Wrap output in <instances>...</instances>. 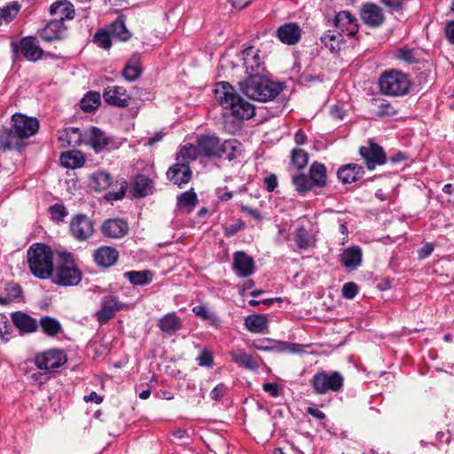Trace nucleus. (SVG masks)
Instances as JSON below:
<instances>
[{
	"mask_svg": "<svg viewBox=\"0 0 454 454\" xmlns=\"http://www.w3.org/2000/svg\"><path fill=\"white\" fill-rule=\"evenodd\" d=\"M214 93L223 109V118L229 129H239L243 121L254 116V106L243 98L228 82H216Z\"/></svg>",
	"mask_w": 454,
	"mask_h": 454,
	"instance_id": "1",
	"label": "nucleus"
},
{
	"mask_svg": "<svg viewBox=\"0 0 454 454\" xmlns=\"http://www.w3.org/2000/svg\"><path fill=\"white\" fill-rule=\"evenodd\" d=\"M27 263L34 277L47 279L53 273V250L44 243H34L27 251Z\"/></svg>",
	"mask_w": 454,
	"mask_h": 454,
	"instance_id": "2",
	"label": "nucleus"
},
{
	"mask_svg": "<svg viewBox=\"0 0 454 454\" xmlns=\"http://www.w3.org/2000/svg\"><path fill=\"white\" fill-rule=\"evenodd\" d=\"M59 262L53 269L50 277L51 282L60 286H75L82 278V272L79 268L74 254L67 251L59 252Z\"/></svg>",
	"mask_w": 454,
	"mask_h": 454,
	"instance_id": "3",
	"label": "nucleus"
},
{
	"mask_svg": "<svg viewBox=\"0 0 454 454\" xmlns=\"http://www.w3.org/2000/svg\"><path fill=\"white\" fill-rule=\"evenodd\" d=\"M292 183L300 195L309 192L318 193L327 185V169L325 164L314 161L309 168V175L298 174L292 176Z\"/></svg>",
	"mask_w": 454,
	"mask_h": 454,
	"instance_id": "4",
	"label": "nucleus"
},
{
	"mask_svg": "<svg viewBox=\"0 0 454 454\" xmlns=\"http://www.w3.org/2000/svg\"><path fill=\"white\" fill-rule=\"evenodd\" d=\"M241 86L248 98L261 102L275 98L285 87L282 82L269 80L265 74L247 77Z\"/></svg>",
	"mask_w": 454,
	"mask_h": 454,
	"instance_id": "5",
	"label": "nucleus"
},
{
	"mask_svg": "<svg viewBox=\"0 0 454 454\" xmlns=\"http://www.w3.org/2000/svg\"><path fill=\"white\" fill-rule=\"evenodd\" d=\"M380 91L389 97H403L409 93L411 80L409 76L397 69L385 70L379 77Z\"/></svg>",
	"mask_w": 454,
	"mask_h": 454,
	"instance_id": "6",
	"label": "nucleus"
},
{
	"mask_svg": "<svg viewBox=\"0 0 454 454\" xmlns=\"http://www.w3.org/2000/svg\"><path fill=\"white\" fill-rule=\"evenodd\" d=\"M313 392L317 395H325L329 392L338 393L344 387V377L340 372H317L310 380Z\"/></svg>",
	"mask_w": 454,
	"mask_h": 454,
	"instance_id": "7",
	"label": "nucleus"
},
{
	"mask_svg": "<svg viewBox=\"0 0 454 454\" xmlns=\"http://www.w3.org/2000/svg\"><path fill=\"white\" fill-rule=\"evenodd\" d=\"M11 47L13 60L19 59L20 56L32 62L37 61L43 56L54 57V54L51 52H44L37 44L36 38L31 35L22 37L20 41H12Z\"/></svg>",
	"mask_w": 454,
	"mask_h": 454,
	"instance_id": "8",
	"label": "nucleus"
},
{
	"mask_svg": "<svg viewBox=\"0 0 454 454\" xmlns=\"http://www.w3.org/2000/svg\"><path fill=\"white\" fill-rule=\"evenodd\" d=\"M96 153L118 149L121 143L116 142L113 137H108L98 127L91 126L85 129V144Z\"/></svg>",
	"mask_w": 454,
	"mask_h": 454,
	"instance_id": "9",
	"label": "nucleus"
},
{
	"mask_svg": "<svg viewBox=\"0 0 454 454\" xmlns=\"http://www.w3.org/2000/svg\"><path fill=\"white\" fill-rule=\"evenodd\" d=\"M358 153L368 170H374L377 166H382L387 161L383 147L373 139H369L366 145L360 146Z\"/></svg>",
	"mask_w": 454,
	"mask_h": 454,
	"instance_id": "10",
	"label": "nucleus"
},
{
	"mask_svg": "<svg viewBox=\"0 0 454 454\" xmlns=\"http://www.w3.org/2000/svg\"><path fill=\"white\" fill-rule=\"evenodd\" d=\"M67 362V356L60 348H50L38 353L35 356V364L37 369L51 372Z\"/></svg>",
	"mask_w": 454,
	"mask_h": 454,
	"instance_id": "11",
	"label": "nucleus"
},
{
	"mask_svg": "<svg viewBox=\"0 0 454 454\" xmlns=\"http://www.w3.org/2000/svg\"><path fill=\"white\" fill-rule=\"evenodd\" d=\"M253 348L259 351H269L275 353L301 354L303 352L302 346L298 343H290L285 340H277L270 338H261L254 340Z\"/></svg>",
	"mask_w": 454,
	"mask_h": 454,
	"instance_id": "12",
	"label": "nucleus"
},
{
	"mask_svg": "<svg viewBox=\"0 0 454 454\" xmlns=\"http://www.w3.org/2000/svg\"><path fill=\"white\" fill-rule=\"evenodd\" d=\"M69 231L75 240L87 241L95 231L93 221L85 214H76L70 221Z\"/></svg>",
	"mask_w": 454,
	"mask_h": 454,
	"instance_id": "13",
	"label": "nucleus"
},
{
	"mask_svg": "<svg viewBox=\"0 0 454 454\" xmlns=\"http://www.w3.org/2000/svg\"><path fill=\"white\" fill-rule=\"evenodd\" d=\"M260 52V50L254 46H248L240 52L247 77L265 74L266 67Z\"/></svg>",
	"mask_w": 454,
	"mask_h": 454,
	"instance_id": "14",
	"label": "nucleus"
},
{
	"mask_svg": "<svg viewBox=\"0 0 454 454\" xmlns=\"http://www.w3.org/2000/svg\"><path fill=\"white\" fill-rule=\"evenodd\" d=\"M126 305L121 302L117 296L105 295L101 299V308L96 312V317L99 325L106 324L115 314L124 309Z\"/></svg>",
	"mask_w": 454,
	"mask_h": 454,
	"instance_id": "15",
	"label": "nucleus"
},
{
	"mask_svg": "<svg viewBox=\"0 0 454 454\" xmlns=\"http://www.w3.org/2000/svg\"><path fill=\"white\" fill-rule=\"evenodd\" d=\"M166 176L170 183L183 188L192 180V171L189 162H176L168 168Z\"/></svg>",
	"mask_w": 454,
	"mask_h": 454,
	"instance_id": "16",
	"label": "nucleus"
},
{
	"mask_svg": "<svg viewBox=\"0 0 454 454\" xmlns=\"http://www.w3.org/2000/svg\"><path fill=\"white\" fill-rule=\"evenodd\" d=\"M199 154L207 159H221V139L215 135H200L198 139Z\"/></svg>",
	"mask_w": 454,
	"mask_h": 454,
	"instance_id": "17",
	"label": "nucleus"
},
{
	"mask_svg": "<svg viewBox=\"0 0 454 454\" xmlns=\"http://www.w3.org/2000/svg\"><path fill=\"white\" fill-rule=\"evenodd\" d=\"M12 121V127L23 139L35 135L38 131L39 121L36 118L28 117L22 114H14Z\"/></svg>",
	"mask_w": 454,
	"mask_h": 454,
	"instance_id": "18",
	"label": "nucleus"
},
{
	"mask_svg": "<svg viewBox=\"0 0 454 454\" xmlns=\"http://www.w3.org/2000/svg\"><path fill=\"white\" fill-rule=\"evenodd\" d=\"M232 270L239 278L250 277L255 270L254 261L246 252L237 251L233 254Z\"/></svg>",
	"mask_w": 454,
	"mask_h": 454,
	"instance_id": "19",
	"label": "nucleus"
},
{
	"mask_svg": "<svg viewBox=\"0 0 454 454\" xmlns=\"http://www.w3.org/2000/svg\"><path fill=\"white\" fill-rule=\"evenodd\" d=\"M102 97L109 106L124 108L129 106L130 99L127 90L122 86H107L104 89Z\"/></svg>",
	"mask_w": 454,
	"mask_h": 454,
	"instance_id": "20",
	"label": "nucleus"
},
{
	"mask_svg": "<svg viewBox=\"0 0 454 454\" xmlns=\"http://www.w3.org/2000/svg\"><path fill=\"white\" fill-rule=\"evenodd\" d=\"M100 230L104 237L121 239L129 232V227L127 221L117 217L105 220Z\"/></svg>",
	"mask_w": 454,
	"mask_h": 454,
	"instance_id": "21",
	"label": "nucleus"
},
{
	"mask_svg": "<svg viewBox=\"0 0 454 454\" xmlns=\"http://www.w3.org/2000/svg\"><path fill=\"white\" fill-rule=\"evenodd\" d=\"M365 174L364 168L356 163L341 165L337 170V178L342 184H351L360 181Z\"/></svg>",
	"mask_w": 454,
	"mask_h": 454,
	"instance_id": "22",
	"label": "nucleus"
},
{
	"mask_svg": "<svg viewBox=\"0 0 454 454\" xmlns=\"http://www.w3.org/2000/svg\"><path fill=\"white\" fill-rule=\"evenodd\" d=\"M301 33L302 30L298 23L288 22L278 27L276 36L284 44L295 45L301 41Z\"/></svg>",
	"mask_w": 454,
	"mask_h": 454,
	"instance_id": "23",
	"label": "nucleus"
},
{
	"mask_svg": "<svg viewBox=\"0 0 454 454\" xmlns=\"http://www.w3.org/2000/svg\"><path fill=\"white\" fill-rule=\"evenodd\" d=\"M41 38L48 43L62 41L67 36V27L61 20H50L40 31Z\"/></svg>",
	"mask_w": 454,
	"mask_h": 454,
	"instance_id": "24",
	"label": "nucleus"
},
{
	"mask_svg": "<svg viewBox=\"0 0 454 454\" xmlns=\"http://www.w3.org/2000/svg\"><path fill=\"white\" fill-rule=\"evenodd\" d=\"M12 127L4 128L0 132V150L6 152L16 150L21 152L26 144Z\"/></svg>",
	"mask_w": 454,
	"mask_h": 454,
	"instance_id": "25",
	"label": "nucleus"
},
{
	"mask_svg": "<svg viewBox=\"0 0 454 454\" xmlns=\"http://www.w3.org/2000/svg\"><path fill=\"white\" fill-rule=\"evenodd\" d=\"M11 318L21 335L35 333L39 328L37 320L26 312L14 311L11 314Z\"/></svg>",
	"mask_w": 454,
	"mask_h": 454,
	"instance_id": "26",
	"label": "nucleus"
},
{
	"mask_svg": "<svg viewBox=\"0 0 454 454\" xmlns=\"http://www.w3.org/2000/svg\"><path fill=\"white\" fill-rule=\"evenodd\" d=\"M154 182L145 175L137 174L130 183L129 192L136 199L147 197L153 193Z\"/></svg>",
	"mask_w": 454,
	"mask_h": 454,
	"instance_id": "27",
	"label": "nucleus"
},
{
	"mask_svg": "<svg viewBox=\"0 0 454 454\" xmlns=\"http://www.w3.org/2000/svg\"><path fill=\"white\" fill-rule=\"evenodd\" d=\"M119 256L120 254L118 250L110 246H101L93 253L95 263L103 269L114 266L117 262Z\"/></svg>",
	"mask_w": 454,
	"mask_h": 454,
	"instance_id": "28",
	"label": "nucleus"
},
{
	"mask_svg": "<svg viewBox=\"0 0 454 454\" xmlns=\"http://www.w3.org/2000/svg\"><path fill=\"white\" fill-rule=\"evenodd\" d=\"M340 262L348 271L356 270L363 262V251L359 246H351L340 254Z\"/></svg>",
	"mask_w": 454,
	"mask_h": 454,
	"instance_id": "29",
	"label": "nucleus"
},
{
	"mask_svg": "<svg viewBox=\"0 0 454 454\" xmlns=\"http://www.w3.org/2000/svg\"><path fill=\"white\" fill-rule=\"evenodd\" d=\"M361 19L369 27H378L385 21L382 9L375 4L367 3L361 8Z\"/></svg>",
	"mask_w": 454,
	"mask_h": 454,
	"instance_id": "30",
	"label": "nucleus"
},
{
	"mask_svg": "<svg viewBox=\"0 0 454 454\" xmlns=\"http://www.w3.org/2000/svg\"><path fill=\"white\" fill-rule=\"evenodd\" d=\"M58 139L63 146H81L85 144V129L68 127L59 131Z\"/></svg>",
	"mask_w": 454,
	"mask_h": 454,
	"instance_id": "31",
	"label": "nucleus"
},
{
	"mask_svg": "<svg viewBox=\"0 0 454 454\" xmlns=\"http://www.w3.org/2000/svg\"><path fill=\"white\" fill-rule=\"evenodd\" d=\"M199 204L197 193L193 188L176 196V210L182 214H191Z\"/></svg>",
	"mask_w": 454,
	"mask_h": 454,
	"instance_id": "32",
	"label": "nucleus"
},
{
	"mask_svg": "<svg viewBox=\"0 0 454 454\" xmlns=\"http://www.w3.org/2000/svg\"><path fill=\"white\" fill-rule=\"evenodd\" d=\"M231 361L247 370L255 372L259 368L258 361L262 363L259 356H253L245 352L244 349L230 352Z\"/></svg>",
	"mask_w": 454,
	"mask_h": 454,
	"instance_id": "33",
	"label": "nucleus"
},
{
	"mask_svg": "<svg viewBox=\"0 0 454 454\" xmlns=\"http://www.w3.org/2000/svg\"><path fill=\"white\" fill-rule=\"evenodd\" d=\"M126 17L123 14L117 16L115 20L111 22L106 27L109 30L112 37L116 38L121 42H127L131 38V32L127 28Z\"/></svg>",
	"mask_w": 454,
	"mask_h": 454,
	"instance_id": "34",
	"label": "nucleus"
},
{
	"mask_svg": "<svg viewBox=\"0 0 454 454\" xmlns=\"http://www.w3.org/2000/svg\"><path fill=\"white\" fill-rule=\"evenodd\" d=\"M50 13L51 15H59L57 20H73L74 18V7L68 0H59L54 2L50 7Z\"/></svg>",
	"mask_w": 454,
	"mask_h": 454,
	"instance_id": "35",
	"label": "nucleus"
},
{
	"mask_svg": "<svg viewBox=\"0 0 454 454\" xmlns=\"http://www.w3.org/2000/svg\"><path fill=\"white\" fill-rule=\"evenodd\" d=\"M221 159L228 161L238 159L242 153V144L237 139H227L222 142L220 146Z\"/></svg>",
	"mask_w": 454,
	"mask_h": 454,
	"instance_id": "36",
	"label": "nucleus"
},
{
	"mask_svg": "<svg viewBox=\"0 0 454 454\" xmlns=\"http://www.w3.org/2000/svg\"><path fill=\"white\" fill-rule=\"evenodd\" d=\"M59 160L66 168H78L84 165L85 156L81 151L71 150L60 154Z\"/></svg>",
	"mask_w": 454,
	"mask_h": 454,
	"instance_id": "37",
	"label": "nucleus"
},
{
	"mask_svg": "<svg viewBox=\"0 0 454 454\" xmlns=\"http://www.w3.org/2000/svg\"><path fill=\"white\" fill-rule=\"evenodd\" d=\"M182 321L176 312L164 315L158 322V327L163 333L172 335L182 328Z\"/></svg>",
	"mask_w": 454,
	"mask_h": 454,
	"instance_id": "38",
	"label": "nucleus"
},
{
	"mask_svg": "<svg viewBox=\"0 0 454 454\" xmlns=\"http://www.w3.org/2000/svg\"><path fill=\"white\" fill-rule=\"evenodd\" d=\"M294 236L296 246L300 250L305 251L315 247L316 239L304 225H298L295 228Z\"/></svg>",
	"mask_w": 454,
	"mask_h": 454,
	"instance_id": "39",
	"label": "nucleus"
},
{
	"mask_svg": "<svg viewBox=\"0 0 454 454\" xmlns=\"http://www.w3.org/2000/svg\"><path fill=\"white\" fill-rule=\"evenodd\" d=\"M123 277L133 286H144L153 282L154 274L150 270H129L124 272Z\"/></svg>",
	"mask_w": 454,
	"mask_h": 454,
	"instance_id": "40",
	"label": "nucleus"
},
{
	"mask_svg": "<svg viewBox=\"0 0 454 454\" xmlns=\"http://www.w3.org/2000/svg\"><path fill=\"white\" fill-rule=\"evenodd\" d=\"M343 37L340 32L336 30H327L320 37L321 43L327 48L331 53H338L340 50V43Z\"/></svg>",
	"mask_w": 454,
	"mask_h": 454,
	"instance_id": "41",
	"label": "nucleus"
},
{
	"mask_svg": "<svg viewBox=\"0 0 454 454\" xmlns=\"http://www.w3.org/2000/svg\"><path fill=\"white\" fill-rule=\"evenodd\" d=\"M247 329L254 333H263L268 327V320L265 315L252 314L245 318Z\"/></svg>",
	"mask_w": 454,
	"mask_h": 454,
	"instance_id": "42",
	"label": "nucleus"
},
{
	"mask_svg": "<svg viewBox=\"0 0 454 454\" xmlns=\"http://www.w3.org/2000/svg\"><path fill=\"white\" fill-rule=\"evenodd\" d=\"M38 325L43 333L49 337H55L63 331L60 322L50 316L41 317Z\"/></svg>",
	"mask_w": 454,
	"mask_h": 454,
	"instance_id": "43",
	"label": "nucleus"
},
{
	"mask_svg": "<svg viewBox=\"0 0 454 454\" xmlns=\"http://www.w3.org/2000/svg\"><path fill=\"white\" fill-rule=\"evenodd\" d=\"M112 176L106 171H97L90 177V186L95 191H105L112 184Z\"/></svg>",
	"mask_w": 454,
	"mask_h": 454,
	"instance_id": "44",
	"label": "nucleus"
},
{
	"mask_svg": "<svg viewBox=\"0 0 454 454\" xmlns=\"http://www.w3.org/2000/svg\"><path fill=\"white\" fill-rule=\"evenodd\" d=\"M138 60V58L134 55L126 64L121 72L125 80L134 82L142 75L143 69Z\"/></svg>",
	"mask_w": 454,
	"mask_h": 454,
	"instance_id": "45",
	"label": "nucleus"
},
{
	"mask_svg": "<svg viewBox=\"0 0 454 454\" xmlns=\"http://www.w3.org/2000/svg\"><path fill=\"white\" fill-rule=\"evenodd\" d=\"M101 103V96L99 92L89 91L80 101V107L84 113H91L95 111Z\"/></svg>",
	"mask_w": 454,
	"mask_h": 454,
	"instance_id": "46",
	"label": "nucleus"
},
{
	"mask_svg": "<svg viewBox=\"0 0 454 454\" xmlns=\"http://www.w3.org/2000/svg\"><path fill=\"white\" fill-rule=\"evenodd\" d=\"M354 21H357L354 15H352L348 11H341L335 15L333 25L337 29L340 30L339 32L343 35L346 31V27Z\"/></svg>",
	"mask_w": 454,
	"mask_h": 454,
	"instance_id": "47",
	"label": "nucleus"
},
{
	"mask_svg": "<svg viewBox=\"0 0 454 454\" xmlns=\"http://www.w3.org/2000/svg\"><path fill=\"white\" fill-rule=\"evenodd\" d=\"M309 162V153L303 149H293L290 156L291 165L297 170H302Z\"/></svg>",
	"mask_w": 454,
	"mask_h": 454,
	"instance_id": "48",
	"label": "nucleus"
},
{
	"mask_svg": "<svg viewBox=\"0 0 454 454\" xmlns=\"http://www.w3.org/2000/svg\"><path fill=\"white\" fill-rule=\"evenodd\" d=\"M112 35L109 33L107 27L99 28L96 31L93 35V43H96L99 48L104 50H109L112 47Z\"/></svg>",
	"mask_w": 454,
	"mask_h": 454,
	"instance_id": "49",
	"label": "nucleus"
},
{
	"mask_svg": "<svg viewBox=\"0 0 454 454\" xmlns=\"http://www.w3.org/2000/svg\"><path fill=\"white\" fill-rule=\"evenodd\" d=\"M20 10V4L17 1H12L6 6L0 9V22L3 20L9 23L12 21Z\"/></svg>",
	"mask_w": 454,
	"mask_h": 454,
	"instance_id": "50",
	"label": "nucleus"
},
{
	"mask_svg": "<svg viewBox=\"0 0 454 454\" xmlns=\"http://www.w3.org/2000/svg\"><path fill=\"white\" fill-rule=\"evenodd\" d=\"M199 154L198 144L194 146L192 145H188L183 146L180 151L176 153V160H179L181 158L185 162H189L190 160H194L197 159Z\"/></svg>",
	"mask_w": 454,
	"mask_h": 454,
	"instance_id": "51",
	"label": "nucleus"
},
{
	"mask_svg": "<svg viewBox=\"0 0 454 454\" xmlns=\"http://www.w3.org/2000/svg\"><path fill=\"white\" fill-rule=\"evenodd\" d=\"M51 220L59 223L63 222L68 215L67 207L63 204L56 203L49 207Z\"/></svg>",
	"mask_w": 454,
	"mask_h": 454,
	"instance_id": "52",
	"label": "nucleus"
},
{
	"mask_svg": "<svg viewBox=\"0 0 454 454\" xmlns=\"http://www.w3.org/2000/svg\"><path fill=\"white\" fill-rule=\"evenodd\" d=\"M198 364L201 367L211 368L214 365V356L210 349L205 348L196 358Z\"/></svg>",
	"mask_w": 454,
	"mask_h": 454,
	"instance_id": "53",
	"label": "nucleus"
},
{
	"mask_svg": "<svg viewBox=\"0 0 454 454\" xmlns=\"http://www.w3.org/2000/svg\"><path fill=\"white\" fill-rule=\"evenodd\" d=\"M12 330V325L8 321V318L5 315L0 314V336L1 338L8 341L11 338Z\"/></svg>",
	"mask_w": 454,
	"mask_h": 454,
	"instance_id": "54",
	"label": "nucleus"
},
{
	"mask_svg": "<svg viewBox=\"0 0 454 454\" xmlns=\"http://www.w3.org/2000/svg\"><path fill=\"white\" fill-rule=\"evenodd\" d=\"M359 287L355 282H347L342 286L341 296L348 300L354 299L358 294Z\"/></svg>",
	"mask_w": 454,
	"mask_h": 454,
	"instance_id": "55",
	"label": "nucleus"
},
{
	"mask_svg": "<svg viewBox=\"0 0 454 454\" xmlns=\"http://www.w3.org/2000/svg\"><path fill=\"white\" fill-rule=\"evenodd\" d=\"M397 58L401 60H403L409 64L417 63L416 53L414 50L410 49L408 47L400 48L397 51Z\"/></svg>",
	"mask_w": 454,
	"mask_h": 454,
	"instance_id": "56",
	"label": "nucleus"
},
{
	"mask_svg": "<svg viewBox=\"0 0 454 454\" xmlns=\"http://www.w3.org/2000/svg\"><path fill=\"white\" fill-rule=\"evenodd\" d=\"M126 190H127V182L125 180H122L121 183V186H120L119 191H117V192H108L105 195V199L107 201H111V202L121 200H122L124 198L125 193H126Z\"/></svg>",
	"mask_w": 454,
	"mask_h": 454,
	"instance_id": "57",
	"label": "nucleus"
},
{
	"mask_svg": "<svg viewBox=\"0 0 454 454\" xmlns=\"http://www.w3.org/2000/svg\"><path fill=\"white\" fill-rule=\"evenodd\" d=\"M301 83H308V82H321L323 79L319 76L315 74L312 70H310L309 67H307L300 75L299 77Z\"/></svg>",
	"mask_w": 454,
	"mask_h": 454,
	"instance_id": "58",
	"label": "nucleus"
},
{
	"mask_svg": "<svg viewBox=\"0 0 454 454\" xmlns=\"http://www.w3.org/2000/svg\"><path fill=\"white\" fill-rule=\"evenodd\" d=\"M228 387L224 383H219L210 392L209 396L214 401H220L227 393Z\"/></svg>",
	"mask_w": 454,
	"mask_h": 454,
	"instance_id": "59",
	"label": "nucleus"
},
{
	"mask_svg": "<svg viewBox=\"0 0 454 454\" xmlns=\"http://www.w3.org/2000/svg\"><path fill=\"white\" fill-rule=\"evenodd\" d=\"M246 227V223L243 220L239 219L235 223L229 224L224 228V235L227 237H231L237 234L239 231L243 230Z\"/></svg>",
	"mask_w": 454,
	"mask_h": 454,
	"instance_id": "60",
	"label": "nucleus"
},
{
	"mask_svg": "<svg viewBox=\"0 0 454 454\" xmlns=\"http://www.w3.org/2000/svg\"><path fill=\"white\" fill-rule=\"evenodd\" d=\"M397 114V111L387 102H382L379 107L378 116L392 117Z\"/></svg>",
	"mask_w": 454,
	"mask_h": 454,
	"instance_id": "61",
	"label": "nucleus"
},
{
	"mask_svg": "<svg viewBox=\"0 0 454 454\" xmlns=\"http://www.w3.org/2000/svg\"><path fill=\"white\" fill-rule=\"evenodd\" d=\"M263 183L265 184L267 192H274L278 184L277 175L274 173L270 174L268 176L264 178Z\"/></svg>",
	"mask_w": 454,
	"mask_h": 454,
	"instance_id": "62",
	"label": "nucleus"
},
{
	"mask_svg": "<svg viewBox=\"0 0 454 454\" xmlns=\"http://www.w3.org/2000/svg\"><path fill=\"white\" fill-rule=\"evenodd\" d=\"M434 248V244L431 242H427L426 244H424L423 247L418 250L419 259L424 260L429 257L432 254Z\"/></svg>",
	"mask_w": 454,
	"mask_h": 454,
	"instance_id": "63",
	"label": "nucleus"
},
{
	"mask_svg": "<svg viewBox=\"0 0 454 454\" xmlns=\"http://www.w3.org/2000/svg\"><path fill=\"white\" fill-rule=\"evenodd\" d=\"M444 33L447 40L454 45V20L446 23Z\"/></svg>",
	"mask_w": 454,
	"mask_h": 454,
	"instance_id": "64",
	"label": "nucleus"
}]
</instances>
